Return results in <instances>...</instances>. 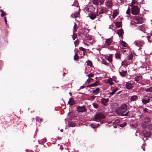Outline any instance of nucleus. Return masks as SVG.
<instances>
[{"label": "nucleus", "instance_id": "obj_1", "mask_svg": "<svg viewBox=\"0 0 152 152\" xmlns=\"http://www.w3.org/2000/svg\"><path fill=\"white\" fill-rule=\"evenodd\" d=\"M127 109V106L125 104H123L118 107L116 110V113L119 115L126 112Z\"/></svg>", "mask_w": 152, "mask_h": 152}, {"label": "nucleus", "instance_id": "obj_2", "mask_svg": "<svg viewBox=\"0 0 152 152\" xmlns=\"http://www.w3.org/2000/svg\"><path fill=\"white\" fill-rule=\"evenodd\" d=\"M104 117V114L101 113H99L94 115V118L92 120L97 122H100V124H102L104 122L103 121H102L101 120L103 119Z\"/></svg>", "mask_w": 152, "mask_h": 152}, {"label": "nucleus", "instance_id": "obj_3", "mask_svg": "<svg viewBox=\"0 0 152 152\" xmlns=\"http://www.w3.org/2000/svg\"><path fill=\"white\" fill-rule=\"evenodd\" d=\"M151 121L150 118L148 117H145L141 121V127L143 129L146 128Z\"/></svg>", "mask_w": 152, "mask_h": 152}, {"label": "nucleus", "instance_id": "obj_4", "mask_svg": "<svg viewBox=\"0 0 152 152\" xmlns=\"http://www.w3.org/2000/svg\"><path fill=\"white\" fill-rule=\"evenodd\" d=\"M143 21V18L139 16H136L134 19V22L137 24L141 23Z\"/></svg>", "mask_w": 152, "mask_h": 152}, {"label": "nucleus", "instance_id": "obj_5", "mask_svg": "<svg viewBox=\"0 0 152 152\" xmlns=\"http://www.w3.org/2000/svg\"><path fill=\"white\" fill-rule=\"evenodd\" d=\"M77 110L78 113L86 112L87 111V109L84 106H78L77 107Z\"/></svg>", "mask_w": 152, "mask_h": 152}, {"label": "nucleus", "instance_id": "obj_6", "mask_svg": "<svg viewBox=\"0 0 152 152\" xmlns=\"http://www.w3.org/2000/svg\"><path fill=\"white\" fill-rule=\"evenodd\" d=\"M132 13L133 15H137L139 12V9L137 6H134L132 8Z\"/></svg>", "mask_w": 152, "mask_h": 152}, {"label": "nucleus", "instance_id": "obj_7", "mask_svg": "<svg viewBox=\"0 0 152 152\" xmlns=\"http://www.w3.org/2000/svg\"><path fill=\"white\" fill-rule=\"evenodd\" d=\"M142 133L144 137H149L151 135V132L149 130L145 129L142 131Z\"/></svg>", "mask_w": 152, "mask_h": 152}, {"label": "nucleus", "instance_id": "obj_8", "mask_svg": "<svg viewBox=\"0 0 152 152\" xmlns=\"http://www.w3.org/2000/svg\"><path fill=\"white\" fill-rule=\"evenodd\" d=\"M119 73L120 75L122 77H125L127 74V71L126 70H123V67L121 66L119 69Z\"/></svg>", "mask_w": 152, "mask_h": 152}, {"label": "nucleus", "instance_id": "obj_9", "mask_svg": "<svg viewBox=\"0 0 152 152\" xmlns=\"http://www.w3.org/2000/svg\"><path fill=\"white\" fill-rule=\"evenodd\" d=\"M134 44L136 46L141 47L144 44V42L143 40H138L135 41Z\"/></svg>", "mask_w": 152, "mask_h": 152}, {"label": "nucleus", "instance_id": "obj_10", "mask_svg": "<svg viewBox=\"0 0 152 152\" xmlns=\"http://www.w3.org/2000/svg\"><path fill=\"white\" fill-rule=\"evenodd\" d=\"M95 8L92 6H89L85 8L86 10L88 12L90 13L93 12Z\"/></svg>", "mask_w": 152, "mask_h": 152}, {"label": "nucleus", "instance_id": "obj_11", "mask_svg": "<svg viewBox=\"0 0 152 152\" xmlns=\"http://www.w3.org/2000/svg\"><path fill=\"white\" fill-rule=\"evenodd\" d=\"M105 4L107 7L109 9L111 8L113 6L112 1L110 0H108L105 2Z\"/></svg>", "mask_w": 152, "mask_h": 152}, {"label": "nucleus", "instance_id": "obj_12", "mask_svg": "<svg viewBox=\"0 0 152 152\" xmlns=\"http://www.w3.org/2000/svg\"><path fill=\"white\" fill-rule=\"evenodd\" d=\"M142 77L141 76H137L135 78V80L140 83H141L140 81L142 80Z\"/></svg>", "mask_w": 152, "mask_h": 152}, {"label": "nucleus", "instance_id": "obj_13", "mask_svg": "<svg viewBox=\"0 0 152 152\" xmlns=\"http://www.w3.org/2000/svg\"><path fill=\"white\" fill-rule=\"evenodd\" d=\"M99 84V82L96 81L95 82L87 86V87L90 88L92 87L98 85Z\"/></svg>", "mask_w": 152, "mask_h": 152}, {"label": "nucleus", "instance_id": "obj_14", "mask_svg": "<svg viewBox=\"0 0 152 152\" xmlns=\"http://www.w3.org/2000/svg\"><path fill=\"white\" fill-rule=\"evenodd\" d=\"M88 17L91 19L93 20L96 17V15L93 12L90 13V14H89Z\"/></svg>", "mask_w": 152, "mask_h": 152}, {"label": "nucleus", "instance_id": "obj_15", "mask_svg": "<svg viewBox=\"0 0 152 152\" xmlns=\"http://www.w3.org/2000/svg\"><path fill=\"white\" fill-rule=\"evenodd\" d=\"M132 84L130 83L129 82H126L125 86L126 88L128 89H131L132 88Z\"/></svg>", "mask_w": 152, "mask_h": 152}, {"label": "nucleus", "instance_id": "obj_16", "mask_svg": "<svg viewBox=\"0 0 152 152\" xmlns=\"http://www.w3.org/2000/svg\"><path fill=\"white\" fill-rule=\"evenodd\" d=\"M68 104L70 105H73L75 104V102L74 100L72 98L70 99L69 101L68 102Z\"/></svg>", "mask_w": 152, "mask_h": 152}, {"label": "nucleus", "instance_id": "obj_17", "mask_svg": "<svg viewBox=\"0 0 152 152\" xmlns=\"http://www.w3.org/2000/svg\"><path fill=\"white\" fill-rule=\"evenodd\" d=\"M108 101V99H105L102 98L101 99V102L102 104L104 105L105 106H106V103Z\"/></svg>", "mask_w": 152, "mask_h": 152}, {"label": "nucleus", "instance_id": "obj_18", "mask_svg": "<svg viewBox=\"0 0 152 152\" xmlns=\"http://www.w3.org/2000/svg\"><path fill=\"white\" fill-rule=\"evenodd\" d=\"M117 33L120 37H121L123 36L124 32L121 29H120L117 31Z\"/></svg>", "mask_w": 152, "mask_h": 152}, {"label": "nucleus", "instance_id": "obj_19", "mask_svg": "<svg viewBox=\"0 0 152 152\" xmlns=\"http://www.w3.org/2000/svg\"><path fill=\"white\" fill-rule=\"evenodd\" d=\"M105 40V44L107 46L109 45L111 43L112 40L111 38L106 39Z\"/></svg>", "mask_w": 152, "mask_h": 152}, {"label": "nucleus", "instance_id": "obj_20", "mask_svg": "<svg viewBox=\"0 0 152 152\" xmlns=\"http://www.w3.org/2000/svg\"><path fill=\"white\" fill-rule=\"evenodd\" d=\"M99 91L100 89L98 88H97L95 90L93 91L92 93L94 95H96L99 93Z\"/></svg>", "mask_w": 152, "mask_h": 152}, {"label": "nucleus", "instance_id": "obj_21", "mask_svg": "<svg viewBox=\"0 0 152 152\" xmlns=\"http://www.w3.org/2000/svg\"><path fill=\"white\" fill-rule=\"evenodd\" d=\"M138 99V96L136 95L132 96L130 98V100L131 101H134L137 100Z\"/></svg>", "mask_w": 152, "mask_h": 152}, {"label": "nucleus", "instance_id": "obj_22", "mask_svg": "<svg viewBox=\"0 0 152 152\" xmlns=\"http://www.w3.org/2000/svg\"><path fill=\"white\" fill-rule=\"evenodd\" d=\"M114 23L116 27L118 28L121 27V23L120 22H114Z\"/></svg>", "mask_w": 152, "mask_h": 152}, {"label": "nucleus", "instance_id": "obj_23", "mask_svg": "<svg viewBox=\"0 0 152 152\" xmlns=\"http://www.w3.org/2000/svg\"><path fill=\"white\" fill-rule=\"evenodd\" d=\"M150 100L149 99H142V101L143 103L144 104H146L148 103L149 102Z\"/></svg>", "mask_w": 152, "mask_h": 152}, {"label": "nucleus", "instance_id": "obj_24", "mask_svg": "<svg viewBox=\"0 0 152 152\" xmlns=\"http://www.w3.org/2000/svg\"><path fill=\"white\" fill-rule=\"evenodd\" d=\"M107 83H109L110 85H112L113 84L112 79L110 78L107 80Z\"/></svg>", "mask_w": 152, "mask_h": 152}, {"label": "nucleus", "instance_id": "obj_25", "mask_svg": "<svg viewBox=\"0 0 152 152\" xmlns=\"http://www.w3.org/2000/svg\"><path fill=\"white\" fill-rule=\"evenodd\" d=\"M133 55L132 53L130 54L127 57V59L129 60H132L133 59Z\"/></svg>", "mask_w": 152, "mask_h": 152}, {"label": "nucleus", "instance_id": "obj_26", "mask_svg": "<svg viewBox=\"0 0 152 152\" xmlns=\"http://www.w3.org/2000/svg\"><path fill=\"white\" fill-rule=\"evenodd\" d=\"M99 124H91V127L93 128H95L98 127L99 126Z\"/></svg>", "mask_w": 152, "mask_h": 152}, {"label": "nucleus", "instance_id": "obj_27", "mask_svg": "<svg viewBox=\"0 0 152 152\" xmlns=\"http://www.w3.org/2000/svg\"><path fill=\"white\" fill-rule=\"evenodd\" d=\"M138 29L142 31H144L145 30V27L143 26H141L138 27Z\"/></svg>", "mask_w": 152, "mask_h": 152}, {"label": "nucleus", "instance_id": "obj_28", "mask_svg": "<svg viewBox=\"0 0 152 152\" xmlns=\"http://www.w3.org/2000/svg\"><path fill=\"white\" fill-rule=\"evenodd\" d=\"M104 12V10L102 8H100L98 12L99 14L100 15L103 13Z\"/></svg>", "mask_w": 152, "mask_h": 152}, {"label": "nucleus", "instance_id": "obj_29", "mask_svg": "<svg viewBox=\"0 0 152 152\" xmlns=\"http://www.w3.org/2000/svg\"><path fill=\"white\" fill-rule=\"evenodd\" d=\"M107 59L110 62H112V61L111 55H110L107 57Z\"/></svg>", "mask_w": 152, "mask_h": 152}, {"label": "nucleus", "instance_id": "obj_30", "mask_svg": "<svg viewBox=\"0 0 152 152\" xmlns=\"http://www.w3.org/2000/svg\"><path fill=\"white\" fill-rule=\"evenodd\" d=\"M121 64L122 66L124 65L127 66L128 65L127 62L125 61H123Z\"/></svg>", "mask_w": 152, "mask_h": 152}, {"label": "nucleus", "instance_id": "obj_31", "mask_svg": "<svg viewBox=\"0 0 152 152\" xmlns=\"http://www.w3.org/2000/svg\"><path fill=\"white\" fill-rule=\"evenodd\" d=\"M76 26H77V24H76V23H75L74 25V27L73 28V32L75 33L77 31V29H76Z\"/></svg>", "mask_w": 152, "mask_h": 152}, {"label": "nucleus", "instance_id": "obj_32", "mask_svg": "<svg viewBox=\"0 0 152 152\" xmlns=\"http://www.w3.org/2000/svg\"><path fill=\"white\" fill-rule=\"evenodd\" d=\"M118 89L117 88H115L114 90L112 92L110 93V94L111 95H113L117 91H118Z\"/></svg>", "mask_w": 152, "mask_h": 152}, {"label": "nucleus", "instance_id": "obj_33", "mask_svg": "<svg viewBox=\"0 0 152 152\" xmlns=\"http://www.w3.org/2000/svg\"><path fill=\"white\" fill-rule=\"evenodd\" d=\"M92 2L93 4L95 5H97L99 3L98 0H94Z\"/></svg>", "mask_w": 152, "mask_h": 152}, {"label": "nucleus", "instance_id": "obj_34", "mask_svg": "<svg viewBox=\"0 0 152 152\" xmlns=\"http://www.w3.org/2000/svg\"><path fill=\"white\" fill-rule=\"evenodd\" d=\"M145 91L146 92H152V87H151L150 88H149L147 89H146Z\"/></svg>", "mask_w": 152, "mask_h": 152}, {"label": "nucleus", "instance_id": "obj_35", "mask_svg": "<svg viewBox=\"0 0 152 152\" xmlns=\"http://www.w3.org/2000/svg\"><path fill=\"white\" fill-rule=\"evenodd\" d=\"M76 125V124L73 122H70L69 125L72 127H75Z\"/></svg>", "mask_w": 152, "mask_h": 152}, {"label": "nucleus", "instance_id": "obj_36", "mask_svg": "<svg viewBox=\"0 0 152 152\" xmlns=\"http://www.w3.org/2000/svg\"><path fill=\"white\" fill-rule=\"evenodd\" d=\"M121 44L123 47H126L127 46V44L124 41H121Z\"/></svg>", "mask_w": 152, "mask_h": 152}, {"label": "nucleus", "instance_id": "obj_37", "mask_svg": "<svg viewBox=\"0 0 152 152\" xmlns=\"http://www.w3.org/2000/svg\"><path fill=\"white\" fill-rule=\"evenodd\" d=\"M79 58L78 56L76 53H75V55L74 57V59L75 60H77Z\"/></svg>", "mask_w": 152, "mask_h": 152}, {"label": "nucleus", "instance_id": "obj_38", "mask_svg": "<svg viewBox=\"0 0 152 152\" xmlns=\"http://www.w3.org/2000/svg\"><path fill=\"white\" fill-rule=\"evenodd\" d=\"M96 96H95L93 95L90 96V99H89V100L92 101L95 98Z\"/></svg>", "mask_w": 152, "mask_h": 152}, {"label": "nucleus", "instance_id": "obj_39", "mask_svg": "<svg viewBox=\"0 0 152 152\" xmlns=\"http://www.w3.org/2000/svg\"><path fill=\"white\" fill-rule=\"evenodd\" d=\"M115 56L116 58H120V54L119 53H116L115 54Z\"/></svg>", "mask_w": 152, "mask_h": 152}, {"label": "nucleus", "instance_id": "obj_40", "mask_svg": "<svg viewBox=\"0 0 152 152\" xmlns=\"http://www.w3.org/2000/svg\"><path fill=\"white\" fill-rule=\"evenodd\" d=\"M126 123L125 122H124L123 124H120L119 125L121 127H123L126 126Z\"/></svg>", "mask_w": 152, "mask_h": 152}, {"label": "nucleus", "instance_id": "obj_41", "mask_svg": "<svg viewBox=\"0 0 152 152\" xmlns=\"http://www.w3.org/2000/svg\"><path fill=\"white\" fill-rule=\"evenodd\" d=\"M93 107L95 109H97L98 108V104L96 103H93L92 104Z\"/></svg>", "mask_w": 152, "mask_h": 152}, {"label": "nucleus", "instance_id": "obj_42", "mask_svg": "<svg viewBox=\"0 0 152 152\" xmlns=\"http://www.w3.org/2000/svg\"><path fill=\"white\" fill-rule=\"evenodd\" d=\"M87 65L90 66H91L92 65V63L90 60H88L87 62Z\"/></svg>", "mask_w": 152, "mask_h": 152}, {"label": "nucleus", "instance_id": "obj_43", "mask_svg": "<svg viewBox=\"0 0 152 152\" xmlns=\"http://www.w3.org/2000/svg\"><path fill=\"white\" fill-rule=\"evenodd\" d=\"M77 37V34H75L74 32H73V34L72 36V38L73 40H75Z\"/></svg>", "mask_w": 152, "mask_h": 152}, {"label": "nucleus", "instance_id": "obj_44", "mask_svg": "<svg viewBox=\"0 0 152 152\" xmlns=\"http://www.w3.org/2000/svg\"><path fill=\"white\" fill-rule=\"evenodd\" d=\"M79 49L80 50H81V51H83V53H85V50H86V49L83 48V47H80L79 48Z\"/></svg>", "mask_w": 152, "mask_h": 152}, {"label": "nucleus", "instance_id": "obj_45", "mask_svg": "<svg viewBox=\"0 0 152 152\" xmlns=\"http://www.w3.org/2000/svg\"><path fill=\"white\" fill-rule=\"evenodd\" d=\"M129 112V111H128L125 114H124V113H123L121 115V116H127L128 115Z\"/></svg>", "mask_w": 152, "mask_h": 152}, {"label": "nucleus", "instance_id": "obj_46", "mask_svg": "<svg viewBox=\"0 0 152 152\" xmlns=\"http://www.w3.org/2000/svg\"><path fill=\"white\" fill-rule=\"evenodd\" d=\"M94 74L92 73H90V74H88L87 76L89 77L90 78L91 77H92L94 76Z\"/></svg>", "mask_w": 152, "mask_h": 152}, {"label": "nucleus", "instance_id": "obj_47", "mask_svg": "<svg viewBox=\"0 0 152 152\" xmlns=\"http://www.w3.org/2000/svg\"><path fill=\"white\" fill-rule=\"evenodd\" d=\"M105 0H99V2L100 4H103Z\"/></svg>", "mask_w": 152, "mask_h": 152}, {"label": "nucleus", "instance_id": "obj_48", "mask_svg": "<svg viewBox=\"0 0 152 152\" xmlns=\"http://www.w3.org/2000/svg\"><path fill=\"white\" fill-rule=\"evenodd\" d=\"M78 44H79V43H78V41H77V40H76L75 41L74 44H75V47H76V46L77 45H78Z\"/></svg>", "mask_w": 152, "mask_h": 152}, {"label": "nucleus", "instance_id": "obj_49", "mask_svg": "<svg viewBox=\"0 0 152 152\" xmlns=\"http://www.w3.org/2000/svg\"><path fill=\"white\" fill-rule=\"evenodd\" d=\"M130 9L128 8L127 10L126 11V13L128 15L130 13Z\"/></svg>", "mask_w": 152, "mask_h": 152}, {"label": "nucleus", "instance_id": "obj_50", "mask_svg": "<svg viewBox=\"0 0 152 152\" xmlns=\"http://www.w3.org/2000/svg\"><path fill=\"white\" fill-rule=\"evenodd\" d=\"M148 110V109L146 108H145L143 109V111L145 113L147 112Z\"/></svg>", "mask_w": 152, "mask_h": 152}, {"label": "nucleus", "instance_id": "obj_51", "mask_svg": "<svg viewBox=\"0 0 152 152\" xmlns=\"http://www.w3.org/2000/svg\"><path fill=\"white\" fill-rule=\"evenodd\" d=\"M93 80V79L92 78H88V79H87V81H88V82L90 83V82H91V80Z\"/></svg>", "mask_w": 152, "mask_h": 152}, {"label": "nucleus", "instance_id": "obj_52", "mask_svg": "<svg viewBox=\"0 0 152 152\" xmlns=\"http://www.w3.org/2000/svg\"><path fill=\"white\" fill-rule=\"evenodd\" d=\"M103 63L105 65H107L108 63L105 61H103Z\"/></svg>", "mask_w": 152, "mask_h": 152}, {"label": "nucleus", "instance_id": "obj_53", "mask_svg": "<svg viewBox=\"0 0 152 152\" xmlns=\"http://www.w3.org/2000/svg\"><path fill=\"white\" fill-rule=\"evenodd\" d=\"M136 3V0H134L132 1V4H135Z\"/></svg>", "mask_w": 152, "mask_h": 152}, {"label": "nucleus", "instance_id": "obj_54", "mask_svg": "<svg viewBox=\"0 0 152 152\" xmlns=\"http://www.w3.org/2000/svg\"><path fill=\"white\" fill-rule=\"evenodd\" d=\"M5 15V12L3 13H2L1 14V16L2 17H3Z\"/></svg>", "mask_w": 152, "mask_h": 152}, {"label": "nucleus", "instance_id": "obj_55", "mask_svg": "<svg viewBox=\"0 0 152 152\" xmlns=\"http://www.w3.org/2000/svg\"><path fill=\"white\" fill-rule=\"evenodd\" d=\"M113 80L114 81H115V80L116 79V77L115 76H113Z\"/></svg>", "mask_w": 152, "mask_h": 152}, {"label": "nucleus", "instance_id": "obj_56", "mask_svg": "<svg viewBox=\"0 0 152 152\" xmlns=\"http://www.w3.org/2000/svg\"><path fill=\"white\" fill-rule=\"evenodd\" d=\"M85 88V86H82L80 87V89H83V88Z\"/></svg>", "mask_w": 152, "mask_h": 152}, {"label": "nucleus", "instance_id": "obj_57", "mask_svg": "<svg viewBox=\"0 0 152 152\" xmlns=\"http://www.w3.org/2000/svg\"><path fill=\"white\" fill-rule=\"evenodd\" d=\"M4 21H5V23H6V24H7V20H6V17H4Z\"/></svg>", "mask_w": 152, "mask_h": 152}, {"label": "nucleus", "instance_id": "obj_58", "mask_svg": "<svg viewBox=\"0 0 152 152\" xmlns=\"http://www.w3.org/2000/svg\"><path fill=\"white\" fill-rule=\"evenodd\" d=\"M39 119V117H37L36 118V120L37 121H38V119Z\"/></svg>", "mask_w": 152, "mask_h": 152}, {"label": "nucleus", "instance_id": "obj_59", "mask_svg": "<svg viewBox=\"0 0 152 152\" xmlns=\"http://www.w3.org/2000/svg\"><path fill=\"white\" fill-rule=\"evenodd\" d=\"M42 141L44 142H45L46 141V139H44L42 140Z\"/></svg>", "mask_w": 152, "mask_h": 152}, {"label": "nucleus", "instance_id": "obj_60", "mask_svg": "<svg viewBox=\"0 0 152 152\" xmlns=\"http://www.w3.org/2000/svg\"><path fill=\"white\" fill-rule=\"evenodd\" d=\"M126 0H120V1L122 3H124L125 2Z\"/></svg>", "mask_w": 152, "mask_h": 152}, {"label": "nucleus", "instance_id": "obj_61", "mask_svg": "<svg viewBox=\"0 0 152 152\" xmlns=\"http://www.w3.org/2000/svg\"><path fill=\"white\" fill-rule=\"evenodd\" d=\"M43 120V119L42 118H41L40 119V122H41Z\"/></svg>", "mask_w": 152, "mask_h": 152}, {"label": "nucleus", "instance_id": "obj_62", "mask_svg": "<svg viewBox=\"0 0 152 152\" xmlns=\"http://www.w3.org/2000/svg\"><path fill=\"white\" fill-rule=\"evenodd\" d=\"M0 11L2 13H4V11L2 10H0Z\"/></svg>", "mask_w": 152, "mask_h": 152}, {"label": "nucleus", "instance_id": "obj_63", "mask_svg": "<svg viewBox=\"0 0 152 152\" xmlns=\"http://www.w3.org/2000/svg\"><path fill=\"white\" fill-rule=\"evenodd\" d=\"M142 116V115H138V117H139V118H141Z\"/></svg>", "mask_w": 152, "mask_h": 152}, {"label": "nucleus", "instance_id": "obj_64", "mask_svg": "<svg viewBox=\"0 0 152 152\" xmlns=\"http://www.w3.org/2000/svg\"><path fill=\"white\" fill-rule=\"evenodd\" d=\"M77 50H78L76 48H75V51H77Z\"/></svg>", "mask_w": 152, "mask_h": 152}]
</instances>
